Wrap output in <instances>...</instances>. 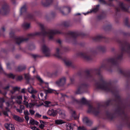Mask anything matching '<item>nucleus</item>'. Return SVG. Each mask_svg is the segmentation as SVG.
<instances>
[{
	"instance_id": "f257e3e1",
	"label": "nucleus",
	"mask_w": 130,
	"mask_h": 130,
	"mask_svg": "<svg viewBox=\"0 0 130 130\" xmlns=\"http://www.w3.org/2000/svg\"><path fill=\"white\" fill-rule=\"evenodd\" d=\"M61 32L57 30H51L47 31H44L42 33L40 32H36L29 35L30 36H34L37 35H40L42 34L43 36H47L50 40L52 39L54 35L56 34H60Z\"/></svg>"
},
{
	"instance_id": "f03ea898",
	"label": "nucleus",
	"mask_w": 130,
	"mask_h": 130,
	"mask_svg": "<svg viewBox=\"0 0 130 130\" xmlns=\"http://www.w3.org/2000/svg\"><path fill=\"white\" fill-rule=\"evenodd\" d=\"M36 77L43 87L44 86H45V88H46V89H45V90H46L47 92L49 93L55 92V90L48 88V83H47L43 81L39 76L37 75Z\"/></svg>"
},
{
	"instance_id": "7ed1b4c3",
	"label": "nucleus",
	"mask_w": 130,
	"mask_h": 130,
	"mask_svg": "<svg viewBox=\"0 0 130 130\" xmlns=\"http://www.w3.org/2000/svg\"><path fill=\"white\" fill-rule=\"evenodd\" d=\"M41 50L45 56L46 57H49L51 55L50 48L45 44H43L41 47Z\"/></svg>"
},
{
	"instance_id": "20e7f679",
	"label": "nucleus",
	"mask_w": 130,
	"mask_h": 130,
	"mask_svg": "<svg viewBox=\"0 0 130 130\" xmlns=\"http://www.w3.org/2000/svg\"><path fill=\"white\" fill-rule=\"evenodd\" d=\"M66 79L65 77L60 78L55 82L56 84L58 86H60L64 85L66 83Z\"/></svg>"
},
{
	"instance_id": "39448f33",
	"label": "nucleus",
	"mask_w": 130,
	"mask_h": 130,
	"mask_svg": "<svg viewBox=\"0 0 130 130\" xmlns=\"http://www.w3.org/2000/svg\"><path fill=\"white\" fill-rule=\"evenodd\" d=\"M96 86L98 88L102 90L105 91H107L108 90V87L106 84L103 83L101 85L97 84Z\"/></svg>"
},
{
	"instance_id": "423d86ee",
	"label": "nucleus",
	"mask_w": 130,
	"mask_h": 130,
	"mask_svg": "<svg viewBox=\"0 0 130 130\" xmlns=\"http://www.w3.org/2000/svg\"><path fill=\"white\" fill-rule=\"evenodd\" d=\"M8 6L7 5H4L3 8L0 10V13H1L3 15H5L6 14V12H8Z\"/></svg>"
},
{
	"instance_id": "0eeeda50",
	"label": "nucleus",
	"mask_w": 130,
	"mask_h": 130,
	"mask_svg": "<svg viewBox=\"0 0 130 130\" xmlns=\"http://www.w3.org/2000/svg\"><path fill=\"white\" fill-rule=\"evenodd\" d=\"M59 110V109H58L57 111L52 109H50L48 111L47 114L50 116H55L56 115L57 112H58V110Z\"/></svg>"
},
{
	"instance_id": "6e6552de",
	"label": "nucleus",
	"mask_w": 130,
	"mask_h": 130,
	"mask_svg": "<svg viewBox=\"0 0 130 130\" xmlns=\"http://www.w3.org/2000/svg\"><path fill=\"white\" fill-rule=\"evenodd\" d=\"M78 55L82 57L84 59L87 60H89L91 59L90 56L87 55H84L82 53H79L78 54Z\"/></svg>"
},
{
	"instance_id": "1a4fd4ad",
	"label": "nucleus",
	"mask_w": 130,
	"mask_h": 130,
	"mask_svg": "<svg viewBox=\"0 0 130 130\" xmlns=\"http://www.w3.org/2000/svg\"><path fill=\"white\" fill-rule=\"evenodd\" d=\"M88 112H92L95 115H96L98 113V110L95 108L93 107L92 106H90Z\"/></svg>"
},
{
	"instance_id": "9d476101",
	"label": "nucleus",
	"mask_w": 130,
	"mask_h": 130,
	"mask_svg": "<svg viewBox=\"0 0 130 130\" xmlns=\"http://www.w3.org/2000/svg\"><path fill=\"white\" fill-rule=\"evenodd\" d=\"M83 121L84 123L88 125H90L92 123L91 121L87 117H85L83 118Z\"/></svg>"
},
{
	"instance_id": "9b49d317",
	"label": "nucleus",
	"mask_w": 130,
	"mask_h": 130,
	"mask_svg": "<svg viewBox=\"0 0 130 130\" xmlns=\"http://www.w3.org/2000/svg\"><path fill=\"white\" fill-rule=\"evenodd\" d=\"M27 90L29 93L31 94H35L37 92V91L35 89H34L33 87L31 86L28 87L27 88Z\"/></svg>"
},
{
	"instance_id": "f8f14e48",
	"label": "nucleus",
	"mask_w": 130,
	"mask_h": 130,
	"mask_svg": "<svg viewBox=\"0 0 130 130\" xmlns=\"http://www.w3.org/2000/svg\"><path fill=\"white\" fill-rule=\"evenodd\" d=\"M5 126L8 130H15L14 126L12 124H6L5 125Z\"/></svg>"
},
{
	"instance_id": "ddd939ff",
	"label": "nucleus",
	"mask_w": 130,
	"mask_h": 130,
	"mask_svg": "<svg viewBox=\"0 0 130 130\" xmlns=\"http://www.w3.org/2000/svg\"><path fill=\"white\" fill-rule=\"evenodd\" d=\"M13 116L14 119L18 121L22 122L23 121V119L18 116L13 115Z\"/></svg>"
},
{
	"instance_id": "4468645a",
	"label": "nucleus",
	"mask_w": 130,
	"mask_h": 130,
	"mask_svg": "<svg viewBox=\"0 0 130 130\" xmlns=\"http://www.w3.org/2000/svg\"><path fill=\"white\" fill-rule=\"evenodd\" d=\"M39 124V122L35 120L34 119L31 118L29 120V124L31 125H38Z\"/></svg>"
},
{
	"instance_id": "2eb2a0df",
	"label": "nucleus",
	"mask_w": 130,
	"mask_h": 130,
	"mask_svg": "<svg viewBox=\"0 0 130 130\" xmlns=\"http://www.w3.org/2000/svg\"><path fill=\"white\" fill-rule=\"evenodd\" d=\"M99 7V5H98L96 6L95 8H94L92 10H90V11L88 12L87 13L84 14H85V15H86V14H88L89 13H91V12H95L98 10Z\"/></svg>"
},
{
	"instance_id": "dca6fc26",
	"label": "nucleus",
	"mask_w": 130,
	"mask_h": 130,
	"mask_svg": "<svg viewBox=\"0 0 130 130\" xmlns=\"http://www.w3.org/2000/svg\"><path fill=\"white\" fill-rule=\"evenodd\" d=\"M20 88L19 87H12V90L10 91L12 94L14 93L16 91H19Z\"/></svg>"
},
{
	"instance_id": "f3484780",
	"label": "nucleus",
	"mask_w": 130,
	"mask_h": 130,
	"mask_svg": "<svg viewBox=\"0 0 130 130\" xmlns=\"http://www.w3.org/2000/svg\"><path fill=\"white\" fill-rule=\"evenodd\" d=\"M54 55L57 57L60 58L61 57L60 52V49L58 48H57L56 49V53Z\"/></svg>"
},
{
	"instance_id": "a211bd4d",
	"label": "nucleus",
	"mask_w": 130,
	"mask_h": 130,
	"mask_svg": "<svg viewBox=\"0 0 130 130\" xmlns=\"http://www.w3.org/2000/svg\"><path fill=\"white\" fill-rule=\"evenodd\" d=\"M47 73L48 76L50 77L55 76L57 75V72H54L53 73L48 72Z\"/></svg>"
},
{
	"instance_id": "6ab92c4d",
	"label": "nucleus",
	"mask_w": 130,
	"mask_h": 130,
	"mask_svg": "<svg viewBox=\"0 0 130 130\" xmlns=\"http://www.w3.org/2000/svg\"><path fill=\"white\" fill-rule=\"evenodd\" d=\"M119 7L122 10L124 11H127L128 9L126 8L124 6L122 3H120L119 4Z\"/></svg>"
},
{
	"instance_id": "aec40b11",
	"label": "nucleus",
	"mask_w": 130,
	"mask_h": 130,
	"mask_svg": "<svg viewBox=\"0 0 130 130\" xmlns=\"http://www.w3.org/2000/svg\"><path fill=\"white\" fill-rule=\"evenodd\" d=\"M30 27V24L27 22H24L22 25V27L24 29H27Z\"/></svg>"
},
{
	"instance_id": "412c9836",
	"label": "nucleus",
	"mask_w": 130,
	"mask_h": 130,
	"mask_svg": "<svg viewBox=\"0 0 130 130\" xmlns=\"http://www.w3.org/2000/svg\"><path fill=\"white\" fill-rule=\"evenodd\" d=\"M70 112L71 114L72 117L75 119L77 118V116L76 115L75 111L72 109H71L70 110Z\"/></svg>"
},
{
	"instance_id": "4be33fe9",
	"label": "nucleus",
	"mask_w": 130,
	"mask_h": 130,
	"mask_svg": "<svg viewBox=\"0 0 130 130\" xmlns=\"http://www.w3.org/2000/svg\"><path fill=\"white\" fill-rule=\"evenodd\" d=\"M25 40H26L24 39H23L21 37H20L16 39V42L17 44H19Z\"/></svg>"
},
{
	"instance_id": "5701e85b",
	"label": "nucleus",
	"mask_w": 130,
	"mask_h": 130,
	"mask_svg": "<svg viewBox=\"0 0 130 130\" xmlns=\"http://www.w3.org/2000/svg\"><path fill=\"white\" fill-rule=\"evenodd\" d=\"M44 106L46 107H50L51 106H54V105H52L50 101H45L44 102Z\"/></svg>"
},
{
	"instance_id": "b1692460",
	"label": "nucleus",
	"mask_w": 130,
	"mask_h": 130,
	"mask_svg": "<svg viewBox=\"0 0 130 130\" xmlns=\"http://www.w3.org/2000/svg\"><path fill=\"white\" fill-rule=\"evenodd\" d=\"M32 101V103L28 104L27 106H26L27 107H29L30 108H31L32 107L35 105L36 104V101H35L34 102L32 101V100H31Z\"/></svg>"
},
{
	"instance_id": "393cba45",
	"label": "nucleus",
	"mask_w": 130,
	"mask_h": 130,
	"mask_svg": "<svg viewBox=\"0 0 130 130\" xmlns=\"http://www.w3.org/2000/svg\"><path fill=\"white\" fill-rule=\"evenodd\" d=\"M64 61L65 64L67 66H69L71 64V62L67 59H64Z\"/></svg>"
},
{
	"instance_id": "a878e982",
	"label": "nucleus",
	"mask_w": 130,
	"mask_h": 130,
	"mask_svg": "<svg viewBox=\"0 0 130 130\" xmlns=\"http://www.w3.org/2000/svg\"><path fill=\"white\" fill-rule=\"evenodd\" d=\"M26 68L25 66H21L18 67L17 69V71H21L25 69Z\"/></svg>"
},
{
	"instance_id": "bb28decb",
	"label": "nucleus",
	"mask_w": 130,
	"mask_h": 130,
	"mask_svg": "<svg viewBox=\"0 0 130 130\" xmlns=\"http://www.w3.org/2000/svg\"><path fill=\"white\" fill-rule=\"evenodd\" d=\"M55 122L56 123L58 124H61L64 123V121L61 120H56Z\"/></svg>"
},
{
	"instance_id": "cd10ccee",
	"label": "nucleus",
	"mask_w": 130,
	"mask_h": 130,
	"mask_svg": "<svg viewBox=\"0 0 130 130\" xmlns=\"http://www.w3.org/2000/svg\"><path fill=\"white\" fill-rule=\"evenodd\" d=\"M5 101L3 98H0V107L2 108L3 106V103L5 102Z\"/></svg>"
},
{
	"instance_id": "c85d7f7f",
	"label": "nucleus",
	"mask_w": 130,
	"mask_h": 130,
	"mask_svg": "<svg viewBox=\"0 0 130 130\" xmlns=\"http://www.w3.org/2000/svg\"><path fill=\"white\" fill-rule=\"evenodd\" d=\"M80 102L83 104H85L87 103V101L86 99L83 98L81 100Z\"/></svg>"
},
{
	"instance_id": "c756f323",
	"label": "nucleus",
	"mask_w": 130,
	"mask_h": 130,
	"mask_svg": "<svg viewBox=\"0 0 130 130\" xmlns=\"http://www.w3.org/2000/svg\"><path fill=\"white\" fill-rule=\"evenodd\" d=\"M67 130H73V126L72 124H69L67 126Z\"/></svg>"
},
{
	"instance_id": "7c9ffc66",
	"label": "nucleus",
	"mask_w": 130,
	"mask_h": 130,
	"mask_svg": "<svg viewBox=\"0 0 130 130\" xmlns=\"http://www.w3.org/2000/svg\"><path fill=\"white\" fill-rule=\"evenodd\" d=\"M24 75L25 78L26 80H28L30 78V76L28 74H24Z\"/></svg>"
},
{
	"instance_id": "2f4dec72",
	"label": "nucleus",
	"mask_w": 130,
	"mask_h": 130,
	"mask_svg": "<svg viewBox=\"0 0 130 130\" xmlns=\"http://www.w3.org/2000/svg\"><path fill=\"white\" fill-rule=\"evenodd\" d=\"M10 78H14L15 77V75H13L12 73H10L7 75Z\"/></svg>"
},
{
	"instance_id": "473e14b6",
	"label": "nucleus",
	"mask_w": 130,
	"mask_h": 130,
	"mask_svg": "<svg viewBox=\"0 0 130 130\" xmlns=\"http://www.w3.org/2000/svg\"><path fill=\"white\" fill-rule=\"evenodd\" d=\"M24 113L25 116H28L29 115L28 111L27 110H25L24 111Z\"/></svg>"
},
{
	"instance_id": "72a5a7b5",
	"label": "nucleus",
	"mask_w": 130,
	"mask_h": 130,
	"mask_svg": "<svg viewBox=\"0 0 130 130\" xmlns=\"http://www.w3.org/2000/svg\"><path fill=\"white\" fill-rule=\"evenodd\" d=\"M78 130H87L83 126H80L78 127Z\"/></svg>"
},
{
	"instance_id": "f704fd0d",
	"label": "nucleus",
	"mask_w": 130,
	"mask_h": 130,
	"mask_svg": "<svg viewBox=\"0 0 130 130\" xmlns=\"http://www.w3.org/2000/svg\"><path fill=\"white\" fill-rule=\"evenodd\" d=\"M23 79V77L22 75L19 76H18L17 80H21Z\"/></svg>"
},
{
	"instance_id": "c9c22d12",
	"label": "nucleus",
	"mask_w": 130,
	"mask_h": 130,
	"mask_svg": "<svg viewBox=\"0 0 130 130\" xmlns=\"http://www.w3.org/2000/svg\"><path fill=\"white\" fill-rule=\"evenodd\" d=\"M26 8L25 7H22L21 10V13L23 12L26 11Z\"/></svg>"
},
{
	"instance_id": "e433bc0d",
	"label": "nucleus",
	"mask_w": 130,
	"mask_h": 130,
	"mask_svg": "<svg viewBox=\"0 0 130 130\" xmlns=\"http://www.w3.org/2000/svg\"><path fill=\"white\" fill-rule=\"evenodd\" d=\"M42 116L41 115H40L38 113H36L35 115V117L37 118H40Z\"/></svg>"
},
{
	"instance_id": "4c0bfd02",
	"label": "nucleus",
	"mask_w": 130,
	"mask_h": 130,
	"mask_svg": "<svg viewBox=\"0 0 130 130\" xmlns=\"http://www.w3.org/2000/svg\"><path fill=\"white\" fill-rule=\"evenodd\" d=\"M29 112L31 115H33L34 114L35 111L32 109H30L29 110Z\"/></svg>"
},
{
	"instance_id": "58836bf2",
	"label": "nucleus",
	"mask_w": 130,
	"mask_h": 130,
	"mask_svg": "<svg viewBox=\"0 0 130 130\" xmlns=\"http://www.w3.org/2000/svg\"><path fill=\"white\" fill-rule=\"evenodd\" d=\"M44 126V124L43 123L41 124L39 126V127L42 129H43Z\"/></svg>"
},
{
	"instance_id": "ea45409f",
	"label": "nucleus",
	"mask_w": 130,
	"mask_h": 130,
	"mask_svg": "<svg viewBox=\"0 0 130 130\" xmlns=\"http://www.w3.org/2000/svg\"><path fill=\"white\" fill-rule=\"evenodd\" d=\"M59 95L60 96L61 98H63H63L64 97L66 96V95L63 94L62 93H60L59 94Z\"/></svg>"
},
{
	"instance_id": "a19ab883",
	"label": "nucleus",
	"mask_w": 130,
	"mask_h": 130,
	"mask_svg": "<svg viewBox=\"0 0 130 130\" xmlns=\"http://www.w3.org/2000/svg\"><path fill=\"white\" fill-rule=\"evenodd\" d=\"M10 86L9 85H8L6 86V87H5L4 88V90H7L9 88Z\"/></svg>"
},
{
	"instance_id": "79ce46f5",
	"label": "nucleus",
	"mask_w": 130,
	"mask_h": 130,
	"mask_svg": "<svg viewBox=\"0 0 130 130\" xmlns=\"http://www.w3.org/2000/svg\"><path fill=\"white\" fill-rule=\"evenodd\" d=\"M78 102V101L76 99H74L73 101L72 102L73 104L77 103Z\"/></svg>"
},
{
	"instance_id": "37998d69",
	"label": "nucleus",
	"mask_w": 130,
	"mask_h": 130,
	"mask_svg": "<svg viewBox=\"0 0 130 130\" xmlns=\"http://www.w3.org/2000/svg\"><path fill=\"white\" fill-rule=\"evenodd\" d=\"M16 110L17 112H19L20 113H22L23 112L22 110L21 109H17Z\"/></svg>"
},
{
	"instance_id": "c03bdc74",
	"label": "nucleus",
	"mask_w": 130,
	"mask_h": 130,
	"mask_svg": "<svg viewBox=\"0 0 130 130\" xmlns=\"http://www.w3.org/2000/svg\"><path fill=\"white\" fill-rule=\"evenodd\" d=\"M27 100H24L23 101V104L25 105L26 106L28 104V102Z\"/></svg>"
},
{
	"instance_id": "a18cd8bd",
	"label": "nucleus",
	"mask_w": 130,
	"mask_h": 130,
	"mask_svg": "<svg viewBox=\"0 0 130 130\" xmlns=\"http://www.w3.org/2000/svg\"><path fill=\"white\" fill-rule=\"evenodd\" d=\"M17 98L18 99L22 100V95H19L17 96Z\"/></svg>"
},
{
	"instance_id": "49530a36",
	"label": "nucleus",
	"mask_w": 130,
	"mask_h": 130,
	"mask_svg": "<svg viewBox=\"0 0 130 130\" xmlns=\"http://www.w3.org/2000/svg\"><path fill=\"white\" fill-rule=\"evenodd\" d=\"M84 85H81L78 88V90H80L82 89H83L84 88Z\"/></svg>"
},
{
	"instance_id": "de8ad7c7",
	"label": "nucleus",
	"mask_w": 130,
	"mask_h": 130,
	"mask_svg": "<svg viewBox=\"0 0 130 130\" xmlns=\"http://www.w3.org/2000/svg\"><path fill=\"white\" fill-rule=\"evenodd\" d=\"M24 117L26 120L28 122L29 119V118L28 116H25Z\"/></svg>"
},
{
	"instance_id": "09e8293b",
	"label": "nucleus",
	"mask_w": 130,
	"mask_h": 130,
	"mask_svg": "<svg viewBox=\"0 0 130 130\" xmlns=\"http://www.w3.org/2000/svg\"><path fill=\"white\" fill-rule=\"evenodd\" d=\"M39 26L41 27V28H43L44 27V25H43L42 23H39Z\"/></svg>"
},
{
	"instance_id": "8fccbe9b",
	"label": "nucleus",
	"mask_w": 130,
	"mask_h": 130,
	"mask_svg": "<svg viewBox=\"0 0 130 130\" xmlns=\"http://www.w3.org/2000/svg\"><path fill=\"white\" fill-rule=\"evenodd\" d=\"M100 1L101 3L103 4H105L106 3L105 1L104 0H100Z\"/></svg>"
},
{
	"instance_id": "3c124183",
	"label": "nucleus",
	"mask_w": 130,
	"mask_h": 130,
	"mask_svg": "<svg viewBox=\"0 0 130 130\" xmlns=\"http://www.w3.org/2000/svg\"><path fill=\"white\" fill-rule=\"evenodd\" d=\"M25 89L23 88L22 89L21 91V92L23 93H25Z\"/></svg>"
},
{
	"instance_id": "603ef678",
	"label": "nucleus",
	"mask_w": 130,
	"mask_h": 130,
	"mask_svg": "<svg viewBox=\"0 0 130 130\" xmlns=\"http://www.w3.org/2000/svg\"><path fill=\"white\" fill-rule=\"evenodd\" d=\"M4 114L6 116H8V115L7 112L6 111H4L3 112Z\"/></svg>"
},
{
	"instance_id": "864d4df0",
	"label": "nucleus",
	"mask_w": 130,
	"mask_h": 130,
	"mask_svg": "<svg viewBox=\"0 0 130 130\" xmlns=\"http://www.w3.org/2000/svg\"><path fill=\"white\" fill-rule=\"evenodd\" d=\"M31 97L34 99H35L36 98V96L35 95L32 94L31 96Z\"/></svg>"
},
{
	"instance_id": "5fc2aeb1",
	"label": "nucleus",
	"mask_w": 130,
	"mask_h": 130,
	"mask_svg": "<svg viewBox=\"0 0 130 130\" xmlns=\"http://www.w3.org/2000/svg\"><path fill=\"white\" fill-rule=\"evenodd\" d=\"M20 108L22 110L24 109V107L23 105H20Z\"/></svg>"
},
{
	"instance_id": "6e6d98bb",
	"label": "nucleus",
	"mask_w": 130,
	"mask_h": 130,
	"mask_svg": "<svg viewBox=\"0 0 130 130\" xmlns=\"http://www.w3.org/2000/svg\"><path fill=\"white\" fill-rule=\"evenodd\" d=\"M0 71L1 72H4V71L2 68V67L1 66H0Z\"/></svg>"
},
{
	"instance_id": "4d7b16f0",
	"label": "nucleus",
	"mask_w": 130,
	"mask_h": 130,
	"mask_svg": "<svg viewBox=\"0 0 130 130\" xmlns=\"http://www.w3.org/2000/svg\"><path fill=\"white\" fill-rule=\"evenodd\" d=\"M43 118L44 119H47L48 118L45 116H43Z\"/></svg>"
},
{
	"instance_id": "13d9d810",
	"label": "nucleus",
	"mask_w": 130,
	"mask_h": 130,
	"mask_svg": "<svg viewBox=\"0 0 130 130\" xmlns=\"http://www.w3.org/2000/svg\"><path fill=\"white\" fill-rule=\"evenodd\" d=\"M24 100H27L28 98L26 96H24Z\"/></svg>"
},
{
	"instance_id": "bf43d9fd",
	"label": "nucleus",
	"mask_w": 130,
	"mask_h": 130,
	"mask_svg": "<svg viewBox=\"0 0 130 130\" xmlns=\"http://www.w3.org/2000/svg\"><path fill=\"white\" fill-rule=\"evenodd\" d=\"M57 42L59 44H61V41L60 40H58L57 41Z\"/></svg>"
},
{
	"instance_id": "052dcab7",
	"label": "nucleus",
	"mask_w": 130,
	"mask_h": 130,
	"mask_svg": "<svg viewBox=\"0 0 130 130\" xmlns=\"http://www.w3.org/2000/svg\"><path fill=\"white\" fill-rule=\"evenodd\" d=\"M13 34H14L13 32H11L10 33V35L11 36L13 35Z\"/></svg>"
},
{
	"instance_id": "680f3d73",
	"label": "nucleus",
	"mask_w": 130,
	"mask_h": 130,
	"mask_svg": "<svg viewBox=\"0 0 130 130\" xmlns=\"http://www.w3.org/2000/svg\"><path fill=\"white\" fill-rule=\"evenodd\" d=\"M40 95L41 98H42L43 96V94L42 93H40Z\"/></svg>"
},
{
	"instance_id": "e2e57ef3",
	"label": "nucleus",
	"mask_w": 130,
	"mask_h": 130,
	"mask_svg": "<svg viewBox=\"0 0 130 130\" xmlns=\"http://www.w3.org/2000/svg\"><path fill=\"white\" fill-rule=\"evenodd\" d=\"M7 106H9L10 105V104L8 103H6Z\"/></svg>"
},
{
	"instance_id": "0e129e2a",
	"label": "nucleus",
	"mask_w": 130,
	"mask_h": 130,
	"mask_svg": "<svg viewBox=\"0 0 130 130\" xmlns=\"http://www.w3.org/2000/svg\"><path fill=\"white\" fill-rule=\"evenodd\" d=\"M22 102V100H19L18 102V103L19 104H20Z\"/></svg>"
},
{
	"instance_id": "69168bd1",
	"label": "nucleus",
	"mask_w": 130,
	"mask_h": 130,
	"mask_svg": "<svg viewBox=\"0 0 130 130\" xmlns=\"http://www.w3.org/2000/svg\"><path fill=\"white\" fill-rule=\"evenodd\" d=\"M40 123H41V124H42V123L44 124V122L42 121H41V120L40 121Z\"/></svg>"
},
{
	"instance_id": "338daca9",
	"label": "nucleus",
	"mask_w": 130,
	"mask_h": 130,
	"mask_svg": "<svg viewBox=\"0 0 130 130\" xmlns=\"http://www.w3.org/2000/svg\"><path fill=\"white\" fill-rule=\"evenodd\" d=\"M97 128L96 127H94L91 130H96Z\"/></svg>"
},
{
	"instance_id": "774afa93",
	"label": "nucleus",
	"mask_w": 130,
	"mask_h": 130,
	"mask_svg": "<svg viewBox=\"0 0 130 130\" xmlns=\"http://www.w3.org/2000/svg\"><path fill=\"white\" fill-rule=\"evenodd\" d=\"M71 80V82L72 83H73V82L74 81V79H71V80Z\"/></svg>"
}]
</instances>
